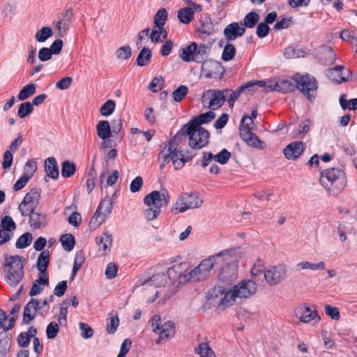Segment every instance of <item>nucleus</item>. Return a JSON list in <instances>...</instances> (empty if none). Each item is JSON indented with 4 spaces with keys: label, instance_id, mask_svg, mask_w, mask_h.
Returning <instances> with one entry per match:
<instances>
[{
    "label": "nucleus",
    "instance_id": "nucleus-1",
    "mask_svg": "<svg viewBox=\"0 0 357 357\" xmlns=\"http://www.w3.org/2000/svg\"><path fill=\"white\" fill-rule=\"evenodd\" d=\"M320 183L330 195L340 194L347 185L345 172L339 168H328L320 173Z\"/></svg>",
    "mask_w": 357,
    "mask_h": 357
},
{
    "label": "nucleus",
    "instance_id": "nucleus-2",
    "mask_svg": "<svg viewBox=\"0 0 357 357\" xmlns=\"http://www.w3.org/2000/svg\"><path fill=\"white\" fill-rule=\"evenodd\" d=\"M170 196L166 189L160 191L153 190L144 197V203L149 206L144 211V215L148 221L155 219L161 212L162 207L167 206Z\"/></svg>",
    "mask_w": 357,
    "mask_h": 357
},
{
    "label": "nucleus",
    "instance_id": "nucleus-3",
    "mask_svg": "<svg viewBox=\"0 0 357 357\" xmlns=\"http://www.w3.org/2000/svg\"><path fill=\"white\" fill-rule=\"evenodd\" d=\"M24 259L19 255H9L5 258L4 278L12 287H17L24 278Z\"/></svg>",
    "mask_w": 357,
    "mask_h": 357
},
{
    "label": "nucleus",
    "instance_id": "nucleus-4",
    "mask_svg": "<svg viewBox=\"0 0 357 357\" xmlns=\"http://www.w3.org/2000/svg\"><path fill=\"white\" fill-rule=\"evenodd\" d=\"M182 134L189 136L188 144L194 149H201L208 144L209 132L204 128H198L185 124L181 128Z\"/></svg>",
    "mask_w": 357,
    "mask_h": 357
},
{
    "label": "nucleus",
    "instance_id": "nucleus-5",
    "mask_svg": "<svg viewBox=\"0 0 357 357\" xmlns=\"http://www.w3.org/2000/svg\"><path fill=\"white\" fill-rule=\"evenodd\" d=\"M296 88L300 91L310 101L315 99L318 82L316 78L309 74L304 75L297 73L294 77Z\"/></svg>",
    "mask_w": 357,
    "mask_h": 357
},
{
    "label": "nucleus",
    "instance_id": "nucleus-6",
    "mask_svg": "<svg viewBox=\"0 0 357 357\" xmlns=\"http://www.w3.org/2000/svg\"><path fill=\"white\" fill-rule=\"evenodd\" d=\"M203 204V200L198 194L194 192H183L173 205L171 212L174 214L183 213L188 209L199 208Z\"/></svg>",
    "mask_w": 357,
    "mask_h": 357
},
{
    "label": "nucleus",
    "instance_id": "nucleus-7",
    "mask_svg": "<svg viewBox=\"0 0 357 357\" xmlns=\"http://www.w3.org/2000/svg\"><path fill=\"white\" fill-rule=\"evenodd\" d=\"M151 327L153 331L159 335L155 343L159 344L162 340H168L175 335V324L172 321L162 323L161 317L158 314L154 315L151 319Z\"/></svg>",
    "mask_w": 357,
    "mask_h": 357
},
{
    "label": "nucleus",
    "instance_id": "nucleus-8",
    "mask_svg": "<svg viewBox=\"0 0 357 357\" xmlns=\"http://www.w3.org/2000/svg\"><path fill=\"white\" fill-rule=\"evenodd\" d=\"M231 253L229 252L223 257L225 260L221 263H225V264L220 268L218 274L219 282L225 285L231 284L238 277L237 262L231 260Z\"/></svg>",
    "mask_w": 357,
    "mask_h": 357
},
{
    "label": "nucleus",
    "instance_id": "nucleus-9",
    "mask_svg": "<svg viewBox=\"0 0 357 357\" xmlns=\"http://www.w3.org/2000/svg\"><path fill=\"white\" fill-rule=\"evenodd\" d=\"M287 273V266L284 264H278L266 268L264 271V278L268 284L277 285L285 279Z\"/></svg>",
    "mask_w": 357,
    "mask_h": 357
},
{
    "label": "nucleus",
    "instance_id": "nucleus-10",
    "mask_svg": "<svg viewBox=\"0 0 357 357\" xmlns=\"http://www.w3.org/2000/svg\"><path fill=\"white\" fill-rule=\"evenodd\" d=\"M40 197V190L38 188H32L28 192L22 202L20 204L18 209L22 216H27L29 211H34Z\"/></svg>",
    "mask_w": 357,
    "mask_h": 357
},
{
    "label": "nucleus",
    "instance_id": "nucleus-11",
    "mask_svg": "<svg viewBox=\"0 0 357 357\" xmlns=\"http://www.w3.org/2000/svg\"><path fill=\"white\" fill-rule=\"evenodd\" d=\"M113 202L110 197H106L99 204L95 213L92 216L90 224L99 225L105 222V218L112 210Z\"/></svg>",
    "mask_w": 357,
    "mask_h": 357
},
{
    "label": "nucleus",
    "instance_id": "nucleus-12",
    "mask_svg": "<svg viewBox=\"0 0 357 357\" xmlns=\"http://www.w3.org/2000/svg\"><path fill=\"white\" fill-rule=\"evenodd\" d=\"M202 71L208 78H221L224 75L225 68L220 62L208 59L202 63Z\"/></svg>",
    "mask_w": 357,
    "mask_h": 357
},
{
    "label": "nucleus",
    "instance_id": "nucleus-13",
    "mask_svg": "<svg viewBox=\"0 0 357 357\" xmlns=\"http://www.w3.org/2000/svg\"><path fill=\"white\" fill-rule=\"evenodd\" d=\"M257 289V284L252 280H245L233 287L234 294L241 298H247L254 295Z\"/></svg>",
    "mask_w": 357,
    "mask_h": 357
},
{
    "label": "nucleus",
    "instance_id": "nucleus-14",
    "mask_svg": "<svg viewBox=\"0 0 357 357\" xmlns=\"http://www.w3.org/2000/svg\"><path fill=\"white\" fill-rule=\"evenodd\" d=\"M16 229V225L13 218L9 215L2 218L0 225V245L9 241L13 236V231Z\"/></svg>",
    "mask_w": 357,
    "mask_h": 357
},
{
    "label": "nucleus",
    "instance_id": "nucleus-15",
    "mask_svg": "<svg viewBox=\"0 0 357 357\" xmlns=\"http://www.w3.org/2000/svg\"><path fill=\"white\" fill-rule=\"evenodd\" d=\"M178 137L176 135L172 137L169 141L167 145H166L163 150L160 153L159 156L162 157L163 161L161 162L160 165V168L162 169L165 166L166 163L169 162V159L172 160L174 158L178 156V151L177 147L178 143L177 142Z\"/></svg>",
    "mask_w": 357,
    "mask_h": 357
},
{
    "label": "nucleus",
    "instance_id": "nucleus-16",
    "mask_svg": "<svg viewBox=\"0 0 357 357\" xmlns=\"http://www.w3.org/2000/svg\"><path fill=\"white\" fill-rule=\"evenodd\" d=\"M229 252H233L232 250H225L214 255L210 256L207 259L202 260L199 265L208 277L213 266L225 261V259H223V257L226 256V255H228Z\"/></svg>",
    "mask_w": 357,
    "mask_h": 357
},
{
    "label": "nucleus",
    "instance_id": "nucleus-17",
    "mask_svg": "<svg viewBox=\"0 0 357 357\" xmlns=\"http://www.w3.org/2000/svg\"><path fill=\"white\" fill-rule=\"evenodd\" d=\"M42 307L40 305L39 301L36 298H31L24 307L23 322L26 324L31 323L35 319L37 312L43 316V312L40 311Z\"/></svg>",
    "mask_w": 357,
    "mask_h": 357
},
{
    "label": "nucleus",
    "instance_id": "nucleus-18",
    "mask_svg": "<svg viewBox=\"0 0 357 357\" xmlns=\"http://www.w3.org/2000/svg\"><path fill=\"white\" fill-rule=\"evenodd\" d=\"M210 98V102L208 107L212 110H215L221 107L225 102V97L222 90L210 89L204 92L202 98L204 99L206 96Z\"/></svg>",
    "mask_w": 357,
    "mask_h": 357
},
{
    "label": "nucleus",
    "instance_id": "nucleus-19",
    "mask_svg": "<svg viewBox=\"0 0 357 357\" xmlns=\"http://www.w3.org/2000/svg\"><path fill=\"white\" fill-rule=\"evenodd\" d=\"M140 285L144 286L149 282H151L155 287H165L169 285L167 275L165 273L153 274L151 276L143 275L140 279Z\"/></svg>",
    "mask_w": 357,
    "mask_h": 357
},
{
    "label": "nucleus",
    "instance_id": "nucleus-20",
    "mask_svg": "<svg viewBox=\"0 0 357 357\" xmlns=\"http://www.w3.org/2000/svg\"><path fill=\"white\" fill-rule=\"evenodd\" d=\"M304 149L303 142L296 141L286 146L283 149V153L287 159L294 160L303 153Z\"/></svg>",
    "mask_w": 357,
    "mask_h": 357
},
{
    "label": "nucleus",
    "instance_id": "nucleus-21",
    "mask_svg": "<svg viewBox=\"0 0 357 357\" xmlns=\"http://www.w3.org/2000/svg\"><path fill=\"white\" fill-rule=\"evenodd\" d=\"M245 28L240 26L238 22L228 24L224 29V35L228 41L236 40L238 37L244 35Z\"/></svg>",
    "mask_w": 357,
    "mask_h": 357
},
{
    "label": "nucleus",
    "instance_id": "nucleus-22",
    "mask_svg": "<svg viewBox=\"0 0 357 357\" xmlns=\"http://www.w3.org/2000/svg\"><path fill=\"white\" fill-rule=\"evenodd\" d=\"M296 316L299 318L301 321L304 323H307L317 317L318 320L320 319L316 310H312L309 306L298 307L296 311Z\"/></svg>",
    "mask_w": 357,
    "mask_h": 357
},
{
    "label": "nucleus",
    "instance_id": "nucleus-23",
    "mask_svg": "<svg viewBox=\"0 0 357 357\" xmlns=\"http://www.w3.org/2000/svg\"><path fill=\"white\" fill-rule=\"evenodd\" d=\"M344 66H336L327 70L326 75L333 83L341 84L348 81V78L342 75Z\"/></svg>",
    "mask_w": 357,
    "mask_h": 357
},
{
    "label": "nucleus",
    "instance_id": "nucleus-24",
    "mask_svg": "<svg viewBox=\"0 0 357 357\" xmlns=\"http://www.w3.org/2000/svg\"><path fill=\"white\" fill-rule=\"evenodd\" d=\"M215 117V114L212 111H208L205 113L200 114L197 116L193 117L187 124L192 126L202 128L201 125L208 123Z\"/></svg>",
    "mask_w": 357,
    "mask_h": 357
},
{
    "label": "nucleus",
    "instance_id": "nucleus-25",
    "mask_svg": "<svg viewBox=\"0 0 357 357\" xmlns=\"http://www.w3.org/2000/svg\"><path fill=\"white\" fill-rule=\"evenodd\" d=\"M45 170L46 172V176L52 179H57L59 178V166L54 157L47 158L45 160Z\"/></svg>",
    "mask_w": 357,
    "mask_h": 357
},
{
    "label": "nucleus",
    "instance_id": "nucleus-26",
    "mask_svg": "<svg viewBox=\"0 0 357 357\" xmlns=\"http://www.w3.org/2000/svg\"><path fill=\"white\" fill-rule=\"evenodd\" d=\"M183 271L181 264H175L168 268L166 275L169 285H173L178 279L181 277L183 278Z\"/></svg>",
    "mask_w": 357,
    "mask_h": 357
},
{
    "label": "nucleus",
    "instance_id": "nucleus-27",
    "mask_svg": "<svg viewBox=\"0 0 357 357\" xmlns=\"http://www.w3.org/2000/svg\"><path fill=\"white\" fill-rule=\"evenodd\" d=\"M27 215L29 216L30 226L34 229H39L43 225L46 224L45 214L29 211Z\"/></svg>",
    "mask_w": 357,
    "mask_h": 357
},
{
    "label": "nucleus",
    "instance_id": "nucleus-28",
    "mask_svg": "<svg viewBox=\"0 0 357 357\" xmlns=\"http://www.w3.org/2000/svg\"><path fill=\"white\" fill-rule=\"evenodd\" d=\"M242 128H240V137L245 142L253 135L251 128L249 127L252 123V119L249 115L245 114L241 121Z\"/></svg>",
    "mask_w": 357,
    "mask_h": 357
},
{
    "label": "nucleus",
    "instance_id": "nucleus-29",
    "mask_svg": "<svg viewBox=\"0 0 357 357\" xmlns=\"http://www.w3.org/2000/svg\"><path fill=\"white\" fill-rule=\"evenodd\" d=\"M97 135L103 140L108 139L113 136L111 126L108 121H100L96 125Z\"/></svg>",
    "mask_w": 357,
    "mask_h": 357
},
{
    "label": "nucleus",
    "instance_id": "nucleus-30",
    "mask_svg": "<svg viewBox=\"0 0 357 357\" xmlns=\"http://www.w3.org/2000/svg\"><path fill=\"white\" fill-rule=\"evenodd\" d=\"M96 243L99 245V250L103 251V255H106L110 251L112 243V234L106 231L102 236L96 237Z\"/></svg>",
    "mask_w": 357,
    "mask_h": 357
},
{
    "label": "nucleus",
    "instance_id": "nucleus-31",
    "mask_svg": "<svg viewBox=\"0 0 357 357\" xmlns=\"http://www.w3.org/2000/svg\"><path fill=\"white\" fill-rule=\"evenodd\" d=\"M208 278V275L202 271L199 265L183 275V281L188 282L190 280L193 281H202Z\"/></svg>",
    "mask_w": 357,
    "mask_h": 357
},
{
    "label": "nucleus",
    "instance_id": "nucleus-32",
    "mask_svg": "<svg viewBox=\"0 0 357 357\" xmlns=\"http://www.w3.org/2000/svg\"><path fill=\"white\" fill-rule=\"evenodd\" d=\"M196 47L197 43L193 42L189 45L181 49L179 53L180 58L185 62L194 61Z\"/></svg>",
    "mask_w": 357,
    "mask_h": 357
},
{
    "label": "nucleus",
    "instance_id": "nucleus-33",
    "mask_svg": "<svg viewBox=\"0 0 357 357\" xmlns=\"http://www.w3.org/2000/svg\"><path fill=\"white\" fill-rule=\"evenodd\" d=\"M200 22L201 26L197 29V31L205 36H210L214 33V25L211 17L205 16L202 18Z\"/></svg>",
    "mask_w": 357,
    "mask_h": 357
},
{
    "label": "nucleus",
    "instance_id": "nucleus-34",
    "mask_svg": "<svg viewBox=\"0 0 357 357\" xmlns=\"http://www.w3.org/2000/svg\"><path fill=\"white\" fill-rule=\"evenodd\" d=\"M194 155L190 151H186L183 153L182 151H178V156L173 160V165L176 169H181L187 162L190 161Z\"/></svg>",
    "mask_w": 357,
    "mask_h": 357
},
{
    "label": "nucleus",
    "instance_id": "nucleus-35",
    "mask_svg": "<svg viewBox=\"0 0 357 357\" xmlns=\"http://www.w3.org/2000/svg\"><path fill=\"white\" fill-rule=\"evenodd\" d=\"M307 54V52L305 50L294 46H288L284 52V56L287 59L305 57Z\"/></svg>",
    "mask_w": 357,
    "mask_h": 357
},
{
    "label": "nucleus",
    "instance_id": "nucleus-36",
    "mask_svg": "<svg viewBox=\"0 0 357 357\" xmlns=\"http://www.w3.org/2000/svg\"><path fill=\"white\" fill-rule=\"evenodd\" d=\"M50 264V252L47 250H43L38 257L36 266L39 271L43 273L47 271Z\"/></svg>",
    "mask_w": 357,
    "mask_h": 357
},
{
    "label": "nucleus",
    "instance_id": "nucleus-37",
    "mask_svg": "<svg viewBox=\"0 0 357 357\" xmlns=\"http://www.w3.org/2000/svg\"><path fill=\"white\" fill-rule=\"evenodd\" d=\"M152 53L149 48L143 47L137 56L136 62L138 66H145L150 63Z\"/></svg>",
    "mask_w": 357,
    "mask_h": 357
},
{
    "label": "nucleus",
    "instance_id": "nucleus-38",
    "mask_svg": "<svg viewBox=\"0 0 357 357\" xmlns=\"http://www.w3.org/2000/svg\"><path fill=\"white\" fill-rule=\"evenodd\" d=\"M210 47L205 44H201L199 46L197 45L194 61L197 63H203L206 59V56L209 52Z\"/></svg>",
    "mask_w": 357,
    "mask_h": 357
},
{
    "label": "nucleus",
    "instance_id": "nucleus-39",
    "mask_svg": "<svg viewBox=\"0 0 357 357\" xmlns=\"http://www.w3.org/2000/svg\"><path fill=\"white\" fill-rule=\"evenodd\" d=\"M63 248L68 252L73 250L75 245V236L71 234H65L61 236L59 238Z\"/></svg>",
    "mask_w": 357,
    "mask_h": 357
},
{
    "label": "nucleus",
    "instance_id": "nucleus-40",
    "mask_svg": "<svg viewBox=\"0 0 357 357\" xmlns=\"http://www.w3.org/2000/svg\"><path fill=\"white\" fill-rule=\"evenodd\" d=\"M193 17V11L189 6L181 8L178 12V19L183 24H189Z\"/></svg>",
    "mask_w": 357,
    "mask_h": 357
},
{
    "label": "nucleus",
    "instance_id": "nucleus-41",
    "mask_svg": "<svg viewBox=\"0 0 357 357\" xmlns=\"http://www.w3.org/2000/svg\"><path fill=\"white\" fill-rule=\"evenodd\" d=\"M73 15V12L71 8L68 9L62 14V17L57 22L56 24V29L61 31L62 29L65 31L67 29V23L70 20Z\"/></svg>",
    "mask_w": 357,
    "mask_h": 357
},
{
    "label": "nucleus",
    "instance_id": "nucleus-42",
    "mask_svg": "<svg viewBox=\"0 0 357 357\" xmlns=\"http://www.w3.org/2000/svg\"><path fill=\"white\" fill-rule=\"evenodd\" d=\"M167 16H168V14H167V10H165V8H160L157 13H155V15H154V17H153V21H154V24H155V26L154 27H162V26H165L167 20Z\"/></svg>",
    "mask_w": 357,
    "mask_h": 357
},
{
    "label": "nucleus",
    "instance_id": "nucleus-43",
    "mask_svg": "<svg viewBox=\"0 0 357 357\" xmlns=\"http://www.w3.org/2000/svg\"><path fill=\"white\" fill-rule=\"evenodd\" d=\"M76 171V167L74 162L69 160H65L61 165V175L63 178L71 177Z\"/></svg>",
    "mask_w": 357,
    "mask_h": 357
},
{
    "label": "nucleus",
    "instance_id": "nucleus-44",
    "mask_svg": "<svg viewBox=\"0 0 357 357\" xmlns=\"http://www.w3.org/2000/svg\"><path fill=\"white\" fill-rule=\"evenodd\" d=\"M109 318L107 319V332L109 334H114L119 324V319L116 312L109 314Z\"/></svg>",
    "mask_w": 357,
    "mask_h": 357
},
{
    "label": "nucleus",
    "instance_id": "nucleus-45",
    "mask_svg": "<svg viewBox=\"0 0 357 357\" xmlns=\"http://www.w3.org/2000/svg\"><path fill=\"white\" fill-rule=\"evenodd\" d=\"M36 85L29 84L24 86L20 91L17 98L19 100H24L36 93Z\"/></svg>",
    "mask_w": 357,
    "mask_h": 357
},
{
    "label": "nucleus",
    "instance_id": "nucleus-46",
    "mask_svg": "<svg viewBox=\"0 0 357 357\" xmlns=\"http://www.w3.org/2000/svg\"><path fill=\"white\" fill-rule=\"evenodd\" d=\"M339 102L342 109L344 110L347 109L352 110L357 109V98H352L349 101H347V95L343 93L340 96Z\"/></svg>",
    "mask_w": 357,
    "mask_h": 357
},
{
    "label": "nucleus",
    "instance_id": "nucleus-47",
    "mask_svg": "<svg viewBox=\"0 0 357 357\" xmlns=\"http://www.w3.org/2000/svg\"><path fill=\"white\" fill-rule=\"evenodd\" d=\"M33 236L29 232H26L21 235L15 243V247L18 249H24L28 247L32 242Z\"/></svg>",
    "mask_w": 357,
    "mask_h": 357
},
{
    "label": "nucleus",
    "instance_id": "nucleus-48",
    "mask_svg": "<svg viewBox=\"0 0 357 357\" xmlns=\"http://www.w3.org/2000/svg\"><path fill=\"white\" fill-rule=\"evenodd\" d=\"M259 16L254 11L248 13L243 19V25L245 28H253L259 22Z\"/></svg>",
    "mask_w": 357,
    "mask_h": 357
},
{
    "label": "nucleus",
    "instance_id": "nucleus-49",
    "mask_svg": "<svg viewBox=\"0 0 357 357\" xmlns=\"http://www.w3.org/2000/svg\"><path fill=\"white\" fill-rule=\"evenodd\" d=\"M52 35L53 31L52 29L48 26H44L36 32L35 38L38 43H44L52 37Z\"/></svg>",
    "mask_w": 357,
    "mask_h": 357
},
{
    "label": "nucleus",
    "instance_id": "nucleus-50",
    "mask_svg": "<svg viewBox=\"0 0 357 357\" xmlns=\"http://www.w3.org/2000/svg\"><path fill=\"white\" fill-rule=\"evenodd\" d=\"M195 352L200 355L201 357H215V353L209 347L208 344L202 342L197 348L195 349Z\"/></svg>",
    "mask_w": 357,
    "mask_h": 357
},
{
    "label": "nucleus",
    "instance_id": "nucleus-51",
    "mask_svg": "<svg viewBox=\"0 0 357 357\" xmlns=\"http://www.w3.org/2000/svg\"><path fill=\"white\" fill-rule=\"evenodd\" d=\"M236 54V48L233 44L227 43L222 51V59L225 61H229L234 59Z\"/></svg>",
    "mask_w": 357,
    "mask_h": 357
},
{
    "label": "nucleus",
    "instance_id": "nucleus-52",
    "mask_svg": "<svg viewBox=\"0 0 357 357\" xmlns=\"http://www.w3.org/2000/svg\"><path fill=\"white\" fill-rule=\"evenodd\" d=\"M33 111V105L30 102H24L19 106L17 115L20 118L24 119Z\"/></svg>",
    "mask_w": 357,
    "mask_h": 357
},
{
    "label": "nucleus",
    "instance_id": "nucleus-53",
    "mask_svg": "<svg viewBox=\"0 0 357 357\" xmlns=\"http://www.w3.org/2000/svg\"><path fill=\"white\" fill-rule=\"evenodd\" d=\"M116 107V103L113 100H107L100 108V114L104 116L111 115Z\"/></svg>",
    "mask_w": 357,
    "mask_h": 357
},
{
    "label": "nucleus",
    "instance_id": "nucleus-54",
    "mask_svg": "<svg viewBox=\"0 0 357 357\" xmlns=\"http://www.w3.org/2000/svg\"><path fill=\"white\" fill-rule=\"evenodd\" d=\"M188 89L185 85L179 86L172 93V97L175 102H180L187 95Z\"/></svg>",
    "mask_w": 357,
    "mask_h": 357
},
{
    "label": "nucleus",
    "instance_id": "nucleus-55",
    "mask_svg": "<svg viewBox=\"0 0 357 357\" xmlns=\"http://www.w3.org/2000/svg\"><path fill=\"white\" fill-rule=\"evenodd\" d=\"M236 298V296L232 289L227 293L225 294L219 303V306H223L224 307H229L233 304Z\"/></svg>",
    "mask_w": 357,
    "mask_h": 357
},
{
    "label": "nucleus",
    "instance_id": "nucleus-56",
    "mask_svg": "<svg viewBox=\"0 0 357 357\" xmlns=\"http://www.w3.org/2000/svg\"><path fill=\"white\" fill-rule=\"evenodd\" d=\"M132 55L131 47L129 45H125L119 47L116 51V56L118 59H128Z\"/></svg>",
    "mask_w": 357,
    "mask_h": 357
},
{
    "label": "nucleus",
    "instance_id": "nucleus-57",
    "mask_svg": "<svg viewBox=\"0 0 357 357\" xmlns=\"http://www.w3.org/2000/svg\"><path fill=\"white\" fill-rule=\"evenodd\" d=\"M37 169V163L33 160H29L24 167L23 174L28 175L29 178H31Z\"/></svg>",
    "mask_w": 357,
    "mask_h": 357
},
{
    "label": "nucleus",
    "instance_id": "nucleus-58",
    "mask_svg": "<svg viewBox=\"0 0 357 357\" xmlns=\"http://www.w3.org/2000/svg\"><path fill=\"white\" fill-rule=\"evenodd\" d=\"M214 156V160L221 165H225L231 157V153L226 149H223L220 153Z\"/></svg>",
    "mask_w": 357,
    "mask_h": 357
},
{
    "label": "nucleus",
    "instance_id": "nucleus-59",
    "mask_svg": "<svg viewBox=\"0 0 357 357\" xmlns=\"http://www.w3.org/2000/svg\"><path fill=\"white\" fill-rule=\"evenodd\" d=\"M70 304V302L68 300L63 301L61 304V308L59 310V322L61 325L63 324H66L67 322L66 316L68 314V305Z\"/></svg>",
    "mask_w": 357,
    "mask_h": 357
},
{
    "label": "nucleus",
    "instance_id": "nucleus-60",
    "mask_svg": "<svg viewBox=\"0 0 357 357\" xmlns=\"http://www.w3.org/2000/svg\"><path fill=\"white\" fill-rule=\"evenodd\" d=\"M296 84L290 80L283 79L278 82V91L282 93H288L294 90Z\"/></svg>",
    "mask_w": 357,
    "mask_h": 357
},
{
    "label": "nucleus",
    "instance_id": "nucleus-61",
    "mask_svg": "<svg viewBox=\"0 0 357 357\" xmlns=\"http://www.w3.org/2000/svg\"><path fill=\"white\" fill-rule=\"evenodd\" d=\"M266 269L264 268V264L260 259H258L253 265L250 273L252 278L256 279V278L259 275L262 273L264 274V271Z\"/></svg>",
    "mask_w": 357,
    "mask_h": 357
},
{
    "label": "nucleus",
    "instance_id": "nucleus-62",
    "mask_svg": "<svg viewBox=\"0 0 357 357\" xmlns=\"http://www.w3.org/2000/svg\"><path fill=\"white\" fill-rule=\"evenodd\" d=\"M59 331V325L54 321L50 322L46 328V334L48 339H54Z\"/></svg>",
    "mask_w": 357,
    "mask_h": 357
},
{
    "label": "nucleus",
    "instance_id": "nucleus-63",
    "mask_svg": "<svg viewBox=\"0 0 357 357\" xmlns=\"http://www.w3.org/2000/svg\"><path fill=\"white\" fill-rule=\"evenodd\" d=\"M79 329L81 330V336L84 339H89L93 335V330L92 328L89 326L87 324L79 322Z\"/></svg>",
    "mask_w": 357,
    "mask_h": 357
},
{
    "label": "nucleus",
    "instance_id": "nucleus-64",
    "mask_svg": "<svg viewBox=\"0 0 357 357\" xmlns=\"http://www.w3.org/2000/svg\"><path fill=\"white\" fill-rule=\"evenodd\" d=\"M118 272V266L114 263H109L107 264L105 270V276L107 279L112 280L114 278Z\"/></svg>",
    "mask_w": 357,
    "mask_h": 357
}]
</instances>
